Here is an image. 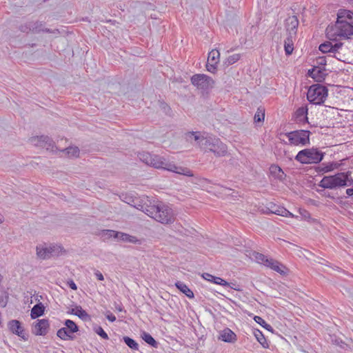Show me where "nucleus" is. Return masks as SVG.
<instances>
[{
  "mask_svg": "<svg viewBox=\"0 0 353 353\" xmlns=\"http://www.w3.org/2000/svg\"><path fill=\"white\" fill-rule=\"evenodd\" d=\"M134 206L163 224H170L174 221L175 218L172 209L162 202L150 205L135 203Z\"/></svg>",
  "mask_w": 353,
  "mask_h": 353,
  "instance_id": "1",
  "label": "nucleus"
},
{
  "mask_svg": "<svg viewBox=\"0 0 353 353\" xmlns=\"http://www.w3.org/2000/svg\"><path fill=\"white\" fill-rule=\"evenodd\" d=\"M326 34L330 40L347 39L353 35V25L341 17L338 11L337 18L334 24L330 25L326 28Z\"/></svg>",
  "mask_w": 353,
  "mask_h": 353,
  "instance_id": "2",
  "label": "nucleus"
},
{
  "mask_svg": "<svg viewBox=\"0 0 353 353\" xmlns=\"http://www.w3.org/2000/svg\"><path fill=\"white\" fill-rule=\"evenodd\" d=\"M150 165L158 168L164 169L176 174L188 176H193V172L188 168L177 166L172 163L167 161L163 157L153 154Z\"/></svg>",
  "mask_w": 353,
  "mask_h": 353,
  "instance_id": "3",
  "label": "nucleus"
},
{
  "mask_svg": "<svg viewBox=\"0 0 353 353\" xmlns=\"http://www.w3.org/2000/svg\"><path fill=\"white\" fill-rule=\"evenodd\" d=\"M201 150L205 152H212L216 157H224L228 152L227 145L214 136L205 135V139L201 144Z\"/></svg>",
  "mask_w": 353,
  "mask_h": 353,
  "instance_id": "4",
  "label": "nucleus"
},
{
  "mask_svg": "<svg viewBox=\"0 0 353 353\" xmlns=\"http://www.w3.org/2000/svg\"><path fill=\"white\" fill-rule=\"evenodd\" d=\"M351 172H338L334 175L325 176L320 181L319 186L324 189L334 190L347 186V181Z\"/></svg>",
  "mask_w": 353,
  "mask_h": 353,
  "instance_id": "5",
  "label": "nucleus"
},
{
  "mask_svg": "<svg viewBox=\"0 0 353 353\" xmlns=\"http://www.w3.org/2000/svg\"><path fill=\"white\" fill-rule=\"evenodd\" d=\"M324 155L325 153L318 148H312L299 151L295 159L303 164L318 163L323 160Z\"/></svg>",
  "mask_w": 353,
  "mask_h": 353,
  "instance_id": "6",
  "label": "nucleus"
},
{
  "mask_svg": "<svg viewBox=\"0 0 353 353\" xmlns=\"http://www.w3.org/2000/svg\"><path fill=\"white\" fill-rule=\"evenodd\" d=\"M327 88L321 84L311 85L307 93V100L316 105H321L327 97Z\"/></svg>",
  "mask_w": 353,
  "mask_h": 353,
  "instance_id": "7",
  "label": "nucleus"
},
{
  "mask_svg": "<svg viewBox=\"0 0 353 353\" xmlns=\"http://www.w3.org/2000/svg\"><path fill=\"white\" fill-rule=\"evenodd\" d=\"M63 248L58 245L46 243L39 244L36 248L37 255L41 259H47L59 256L63 252Z\"/></svg>",
  "mask_w": 353,
  "mask_h": 353,
  "instance_id": "8",
  "label": "nucleus"
},
{
  "mask_svg": "<svg viewBox=\"0 0 353 353\" xmlns=\"http://www.w3.org/2000/svg\"><path fill=\"white\" fill-rule=\"evenodd\" d=\"M252 258L254 259V261H256V262L263 264V265L271 268L276 272L280 274H285V272L282 269L285 267L281 263L272 258H268L263 254L254 252L252 253Z\"/></svg>",
  "mask_w": 353,
  "mask_h": 353,
  "instance_id": "9",
  "label": "nucleus"
},
{
  "mask_svg": "<svg viewBox=\"0 0 353 353\" xmlns=\"http://www.w3.org/2000/svg\"><path fill=\"white\" fill-rule=\"evenodd\" d=\"M288 138L290 143L294 145H307L310 144V135L309 130H295L288 132L285 134Z\"/></svg>",
  "mask_w": 353,
  "mask_h": 353,
  "instance_id": "10",
  "label": "nucleus"
},
{
  "mask_svg": "<svg viewBox=\"0 0 353 353\" xmlns=\"http://www.w3.org/2000/svg\"><path fill=\"white\" fill-rule=\"evenodd\" d=\"M192 84L199 90H208L213 87L214 83L212 77L204 74H194L190 79Z\"/></svg>",
  "mask_w": 353,
  "mask_h": 353,
  "instance_id": "11",
  "label": "nucleus"
},
{
  "mask_svg": "<svg viewBox=\"0 0 353 353\" xmlns=\"http://www.w3.org/2000/svg\"><path fill=\"white\" fill-rule=\"evenodd\" d=\"M29 141L32 145L46 148L47 150H53L54 147L53 140L48 136L33 137L29 139Z\"/></svg>",
  "mask_w": 353,
  "mask_h": 353,
  "instance_id": "12",
  "label": "nucleus"
},
{
  "mask_svg": "<svg viewBox=\"0 0 353 353\" xmlns=\"http://www.w3.org/2000/svg\"><path fill=\"white\" fill-rule=\"evenodd\" d=\"M21 30L23 32H32L33 33H39L41 31L50 32L48 28H43V24L40 21H30L25 25L21 26Z\"/></svg>",
  "mask_w": 353,
  "mask_h": 353,
  "instance_id": "13",
  "label": "nucleus"
},
{
  "mask_svg": "<svg viewBox=\"0 0 353 353\" xmlns=\"http://www.w3.org/2000/svg\"><path fill=\"white\" fill-rule=\"evenodd\" d=\"M49 327L48 319H39L34 323L33 333L37 336H45L48 332Z\"/></svg>",
  "mask_w": 353,
  "mask_h": 353,
  "instance_id": "14",
  "label": "nucleus"
},
{
  "mask_svg": "<svg viewBox=\"0 0 353 353\" xmlns=\"http://www.w3.org/2000/svg\"><path fill=\"white\" fill-rule=\"evenodd\" d=\"M335 41L334 44L330 41L321 43L319 47V50L323 53H338V50L343 46V43L338 42L337 40Z\"/></svg>",
  "mask_w": 353,
  "mask_h": 353,
  "instance_id": "15",
  "label": "nucleus"
},
{
  "mask_svg": "<svg viewBox=\"0 0 353 353\" xmlns=\"http://www.w3.org/2000/svg\"><path fill=\"white\" fill-rule=\"evenodd\" d=\"M299 26V20L296 16H290L285 20V28L288 32V35L296 36L297 28Z\"/></svg>",
  "mask_w": 353,
  "mask_h": 353,
  "instance_id": "16",
  "label": "nucleus"
},
{
  "mask_svg": "<svg viewBox=\"0 0 353 353\" xmlns=\"http://www.w3.org/2000/svg\"><path fill=\"white\" fill-rule=\"evenodd\" d=\"M208 134L205 132L201 133V132H188L185 133V139L188 141L192 143L194 140L196 142V145L201 149V144L205 139V135Z\"/></svg>",
  "mask_w": 353,
  "mask_h": 353,
  "instance_id": "17",
  "label": "nucleus"
},
{
  "mask_svg": "<svg viewBox=\"0 0 353 353\" xmlns=\"http://www.w3.org/2000/svg\"><path fill=\"white\" fill-rule=\"evenodd\" d=\"M308 109L306 106L299 108L294 113V121L299 124H303L308 122L307 118Z\"/></svg>",
  "mask_w": 353,
  "mask_h": 353,
  "instance_id": "18",
  "label": "nucleus"
},
{
  "mask_svg": "<svg viewBox=\"0 0 353 353\" xmlns=\"http://www.w3.org/2000/svg\"><path fill=\"white\" fill-rule=\"evenodd\" d=\"M268 205L270 214H275L285 217H294V214L283 207L276 205L273 203H268Z\"/></svg>",
  "mask_w": 353,
  "mask_h": 353,
  "instance_id": "19",
  "label": "nucleus"
},
{
  "mask_svg": "<svg viewBox=\"0 0 353 353\" xmlns=\"http://www.w3.org/2000/svg\"><path fill=\"white\" fill-rule=\"evenodd\" d=\"M10 330L17 336L26 339V334L24 330L22 327L21 323L17 320H12L8 323Z\"/></svg>",
  "mask_w": 353,
  "mask_h": 353,
  "instance_id": "20",
  "label": "nucleus"
},
{
  "mask_svg": "<svg viewBox=\"0 0 353 353\" xmlns=\"http://www.w3.org/2000/svg\"><path fill=\"white\" fill-rule=\"evenodd\" d=\"M308 75L315 79L316 81L321 82L327 75L325 68L314 67L308 71Z\"/></svg>",
  "mask_w": 353,
  "mask_h": 353,
  "instance_id": "21",
  "label": "nucleus"
},
{
  "mask_svg": "<svg viewBox=\"0 0 353 353\" xmlns=\"http://www.w3.org/2000/svg\"><path fill=\"white\" fill-rule=\"evenodd\" d=\"M219 339L227 343H233L236 341V334L229 328H225L220 332Z\"/></svg>",
  "mask_w": 353,
  "mask_h": 353,
  "instance_id": "22",
  "label": "nucleus"
},
{
  "mask_svg": "<svg viewBox=\"0 0 353 353\" xmlns=\"http://www.w3.org/2000/svg\"><path fill=\"white\" fill-rule=\"evenodd\" d=\"M45 311V307L41 303H37L31 310L30 316L32 319H35L42 316Z\"/></svg>",
  "mask_w": 353,
  "mask_h": 353,
  "instance_id": "23",
  "label": "nucleus"
},
{
  "mask_svg": "<svg viewBox=\"0 0 353 353\" xmlns=\"http://www.w3.org/2000/svg\"><path fill=\"white\" fill-rule=\"evenodd\" d=\"M295 36L288 35L284 41V49L286 55H290L294 50L293 39Z\"/></svg>",
  "mask_w": 353,
  "mask_h": 353,
  "instance_id": "24",
  "label": "nucleus"
},
{
  "mask_svg": "<svg viewBox=\"0 0 353 353\" xmlns=\"http://www.w3.org/2000/svg\"><path fill=\"white\" fill-rule=\"evenodd\" d=\"M175 286L188 298H194L193 292L183 282L177 281L175 283Z\"/></svg>",
  "mask_w": 353,
  "mask_h": 353,
  "instance_id": "25",
  "label": "nucleus"
},
{
  "mask_svg": "<svg viewBox=\"0 0 353 353\" xmlns=\"http://www.w3.org/2000/svg\"><path fill=\"white\" fill-rule=\"evenodd\" d=\"M253 334L255 336L257 341L264 347L269 348V344L266 341L263 332L259 329L253 330Z\"/></svg>",
  "mask_w": 353,
  "mask_h": 353,
  "instance_id": "26",
  "label": "nucleus"
},
{
  "mask_svg": "<svg viewBox=\"0 0 353 353\" xmlns=\"http://www.w3.org/2000/svg\"><path fill=\"white\" fill-rule=\"evenodd\" d=\"M118 239L124 241V242H129L132 243H140V241L134 236L130 235L126 233L119 232L118 234Z\"/></svg>",
  "mask_w": 353,
  "mask_h": 353,
  "instance_id": "27",
  "label": "nucleus"
},
{
  "mask_svg": "<svg viewBox=\"0 0 353 353\" xmlns=\"http://www.w3.org/2000/svg\"><path fill=\"white\" fill-rule=\"evenodd\" d=\"M270 172L272 175L280 180L283 179L285 176L282 169L276 165H272L270 168Z\"/></svg>",
  "mask_w": 353,
  "mask_h": 353,
  "instance_id": "28",
  "label": "nucleus"
},
{
  "mask_svg": "<svg viewBox=\"0 0 353 353\" xmlns=\"http://www.w3.org/2000/svg\"><path fill=\"white\" fill-rule=\"evenodd\" d=\"M68 313L78 316L80 319L85 320L88 318V313L82 309L81 306H76L75 308L71 310Z\"/></svg>",
  "mask_w": 353,
  "mask_h": 353,
  "instance_id": "29",
  "label": "nucleus"
},
{
  "mask_svg": "<svg viewBox=\"0 0 353 353\" xmlns=\"http://www.w3.org/2000/svg\"><path fill=\"white\" fill-rule=\"evenodd\" d=\"M327 341H330L332 344L335 345L336 346H339L343 349H344L347 345L346 343L341 338L334 334L329 335Z\"/></svg>",
  "mask_w": 353,
  "mask_h": 353,
  "instance_id": "30",
  "label": "nucleus"
},
{
  "mask_svg": "<svg viewBox=\"0 0 353 353\" xmlns=\"http://www.w3.org/2000/svg\"><path fill=\"white\" fill-rule=\"evenodd\" d=\"M118 234H119V232H117V231H114L112 230H103L100 232L101 236L102 238H103L104 239H109L112 237H113L114 239H117Z\"/></svg>",
  "mask_w": 353,
  "mask_h": 353,
  "instance_id": "31",
  "label": "nucleus"
},
{
  "mask_svg": "<svg viewBox=\"0 0 353 353\" xmlns=\"http://www.w3.org/2000/svg\"><path fill=\"white\" fill-rule=\"evenodd\" d=\"M254 320L255 321L256 323L261 325L267 330L270 331L272 333H274V329L272 328V327L270 324L267 323L266 321L261 316H255L254 317Z\"/></svg>",
  "mask_w": 353,
  "mask_h": 353,
  "instance_id": "32",
  "label": "nucleus"
},
{
  "mask_svg": "<svg viewBox=\"0 0 353 353\" xmlns=\"http://www.w3.org/2000/svg\"><path fill=\"white\" fill-rule=\"evenodd\" d=\"M141 336L145 343H147L153 347H157L158 343L149 333L143 332Z\"/></svg>",
  "mask_w": 353,
  "mask_h": 353,
  "instance_id": "33",
  "label": "nucleus"
},
{
  "mask_svg": "<svg viewBox=\"0 0 353 353\" xmlns=\"http://www.w3.org/2000/svg\"><path fill=\"white\" fill-rule=\"evenodd\" d=\"M339 11L341 13L342 17H344L349 23L353 25V12L345 9H340Z\"/></svg>",
  "mask_w": 353,
  "mask_h": 353,
  "instance_id": "34",
  "label": "nucleus"
},
{
  "mask_svg": "<svg viewBox=\"0 0 353 353\" xmlns=\"http://www.w3.org/2000/svg\"><path fill=\"white\" fill-rule=\"evenodd\" d=\"M220 53L217 50H212L208 54V61L213 63H218L219 61Z\"/></svg>",
  "mask_w": 353,
  "mask_h": 353,
  "instance_id": "35",
  "label": "nucleus"
},
{
  "mask_svg": "<svg viewBox=\"0 0 353 353\" xmlns=\"http://www.w3.org/2000/svg\"><path fill=\"white\" fill-rule=\"evenodd\" d=\"M339 164L335 162L329 163L327 165L322 164L320 168V171L323 172H328L334 170L339 167Z\"/></svg>",
  "mask_w": 353,
  "mask_h": 353,
  "instance_id": "36",
  "label": "nucleus"
},
{
  "mask_svg": "<svg viewBox=\"0 0 353 353\" xmlns=\"http://www.w3.org/2000/svg\"><path fill=\"white\" fill-rule=\"evenodd\" d=\"M123 341L124 343L132 350H138L139 344L132 339L129 336H123Z\"/></svg>",
  "mask_w": 353,
  "mask_h": 353,
  "instance_id": "37",
  "label": "nucleus"
},
{
  "mask_svg": "<svg viewBox=\"0 0 353 353\" xmlns=\"http://www.w3.org/2000/svg\"><path fill=\"white\" fill-rule=\"evenodd\" d=\"M65 326L68 328L70 332L75 333L79 331V327L72 320L67 319L64 322Z\"/></svg>",
  "mask_w": 353,
  "mask_h": 353,
  "instance_id": "38",
  "label": "nucleus"
},
{
  "mask_svg": "<svg viewBox=\"0 0 353 353\" xmlns=\"http://www.w3.org/2000/svg\"><path fill=\"white\" fill-rule=\"evenodd\" d=\"M152 156L153 154L146 152H140L138 154L139 159L147 165H150Z\"/></svg>",
  "mask_w": 353,
  "mask_h": 353,
  "instance_id": "39",
  "label": "nucleus"
},
{
  "mask_svg": "<svg viewBox=\"0 0 353 353\" xmlns=\"http://www.w3.org/2000/svg\"><path fill=\"white\" fill-rule=\"evenodd\" d=\"M265 118V110L261 108L257 109L256 112L254 114V120L256 123L263 121Z\"/></svg>",
  "mask_w": 353,
  "mask_h": 353,
  "instance_id": "40",
  "label": "nucleus"
},
{
  "mask_svg": "<svg viewBox=\"0 0 353 353\" xmlns=\"http://www.w3.org/2000/svg\"><path fill=\"white\" fill-rule=\"evenodd\" d=\"M57 335L58 337H59L62 340H72L73 339V336L72 335H69L68 334H65V330L64 327L60 328L57 332Z\"/></svg>",
  "mask_w": 353,
  "mask_h": 353,
  "instance_id": "41",
  "label": "nucleus"
},
{
  "mask_svg": "<svg viewBox=\"0 0 353 353\" xmlns=\"http://www.w3.org/2000/svg\"><path fill=\"white\" fill-rule=\"evenodd\" d=\"M65 150L70 157H78L79 154V150L77 147H69L67 148Z\"/></svg>",
  "mask_w": 353,
  "mask_h": 353,
  "instance_id": "42",
  "label": "nucleus"
},
{
  "mask_svg": "<svg viewBox=\"0 0 353 353\" xmlns=\"http://www.w3.org/2000/svg\"><path fill=\"white\" fill-rule=\"evenodd\" d=\"M241 58V55L239 54H234L232 55L229 56L227 58L225 61V64L227 65H232L234 63L237 62Z\"/></svg>",
  "mask_w": 353,
  "mask_h": 353,
  "instance_id": "43",
  "label": "nucleus"
},
{
  "mask_svg": "<svg viewBox=\"0 0 353 353\" xmlns=\"http://www.w3.org/2000/svg\"><path fill=\"white\" fill-rule=\"evenodd\" d=\"M94 332L103 339L108 340L109 339L107 333L103 330L101 326H97L94 328Z\"/></svg>",
  "mask_w": 353,
  "mask_h": 353,
  "instance_id": "44",
  "label": "nucleus"
},
{
  "mask_svg": "<svg viewBox=\"0 0 353 353\" xmlns=\"http://www.w3.org/2000/svg\"><path fill=\"white\" fill-rule=\"evenodd\" d=\"M212 282L214 283L219 284V285H221L222 286H227V285H228V283L226 281L222 279L220 277L214 276Z\"/></svg>",
  "mask_w": 353,
  "mask_h": 353,
  "instance_id": "45",
  "label": "nucleus"
},
{
  "mask_svg": "<svg viewBox=\"0 0 353 353\" xmlns=\"http://www.w3.org/2000/svg\"><path fill=\"white\" fill-rule=\"evenodd\" d=\"M216 64L217 63H213L209 62L208 61V63L206 65L207 70L212 73H214L216 70Z\"/></svg>",
  "mask_w": 353,
  "mask_h": 353,
  "instance_id": "46",
  "label": "nucleus"
},
{
  "mask_svg": "<svg viewBox=\"0 0 353 353\" xmlns=\"http://www.w3.org/2000/svg\"><path fill=\"white\" fill-rule=\"evenodd\" d=\"M203 278L204 279L207 280V281L212 282L214 276H212V274H209V273H203Z\"/></svg>",
  "mask_w": 353,
  "mask_h": 353,
  "instance_id": "47",
  "label": "nucleus"
},
{
  "mask_svg": "<svg viewBox=\"0 0 353 353\" xmlns=\"http://www.w3.org/2000/svg\"><path fill=\"white\" fill-rule=\"evenodd\" d=\"M94 275L96 276V277L98 280H99V281L104 280L103 275L102 274V273L100 271L96 270L94 272Z\"/></svg>",
  "mask_w": 353,
  "mask_h": 353,
  "instance_id": "48",
  "label": "nucleus"
},
{
  "mask_svg": "<svg viewBox=\"0 0 353 353\" xmlns=\"http://www.w3.org/2000/svg\"><path fill=\"white\" fill-rule=\"evenodd\" d=\"M106 318L111 322L116 321V316L111 312H108V314H106Z\"/></svg>",
  "mask_w": 353,
  "mask_h": 353,
  "instance_id": "49",
  "label": "nucleus"
},
{
  "mask_svg": "<svg viewBox=\"0 0 353 353\" xmlns=\"http://www.w3.org/2000/svg\"><path fill=\"white\" fill-rule=\"evenodd\" d=\"M68 284L71 289L74 290H76L77 289V285L72 280H70L69 281H68Z\"/></svg>",
  "mask_w": 353,
  "mask_h": 353,
  "instance_id": "50",
  "label": "nucleus"
},
{
  "mask_svg": "<svg viewBox=\"0 0 353 353\" xmlns=\"http://www.w3.org/2000/svg\"><path fill=\"white\" fill-rule=\"evenodd\" d=\"M317 63L319 65H326V61H325V59L324 57H319L318 59H317Z\"/></svg>",
  "mask_w": 353,
  "mask_h": 353,
  "instance_id": "51",
  "label": "nucleus"
},
{
  "mask_svg": "<svg viewBox=\"0 0 353 353\" xmlns=\"http://www.w3.org/2000/svg\"><path fill=\"white\" fill-rule=\"evenodd\" d=\"M261 211L263 214H270V208H269L268 205V206H265V207L263 208L261 210Z\"/></svg>",
  "mask_w": 353,
  "mask_h": 353,
  "instance_id": "52",
  "label": "nucleus"
},
{
  "mask_svg": "<svg viewBox=\"0 0 353 353\" xmlns=\"http://www.w3.org/2000/svg\"><path fill=\"white\" fill-rule=\"evenodd\" d=\"M347 186L352 185L353 184V179L351 178V174L348 176V179L347 181Z\"/></svg>",
  "mask_w": 353,
  "mask_h": 353,
  "instance_id": "53",
  "label": "nucleus"
},
{
  "mask_svg": "<svg viewBox=\"0 0 353 353\" xmlns=\"http://www.w3.org/2000/svg\"><path fill=\"white\" fill-rule=\"evenodd\" d=\"M346 194L348 196H353V188H348L346 190Z\"/></svg>",
  "mask_w": 353,
  "mask_h": 353,
  "instance_id": "54",
  "label": "nucleus"
},
{
  "mask_svg": "<svg viewBox=\"0 0 353 353\" xmlns=\"http://www.w3.org/2000/svg\"><path fill=\"white\" fill-rule=\"evenodd\" d=\"M339 55H340V53H339V52L338 51V53L333 54V55H332V57H335V58H336V59H337L338 60H341V58L339 57Z\"/></svg>",
  "mask_w": 353,
  "mask_h": 353,
  "instance_id": "55",
  "label": "nucleus"
},
{
  "mask_svg": "<svg viewBox=\"0 0 353 353\" xmlns=\"http://www.w3.org/2000/svg\"><path fill=\"white\" fill-rule=\"evenodd\" d=\"M224 190L225 192V194H228V195L230 194L229 192L232 191V189H229V188H226L224 189Z\"/></svg>",
  "mask_w": 353,
  "mask_h": 353,
  "instance_id": "56",
  "label": "nucleus"
},
{
  "mask_svg": "<svg viewBox=\"0 0 353 353\" xmlns=\"http://www.w3.org/2000/svg\"><path fill=\"white\" fill-rule=\"evenodd\" d=\"M6 303H7V301H2L0 302V305L1 307H5L6 305Z\"/></svg>",
  "mask_w": 353,
  "mask_h": 353,
  "instance_id": "57",
  "label": "nucleus"
},
{
  "mask_svg": "<svg viewBox=\"0 0 353 353\" xmlns=\"http://www.w3.org/2000/svg\"><path fill=\"white\" fill-rule=\"evenodd\" d=\"M64 329L65 330V334H68L69 335H72L73 333L72 332H70L69 330H68V328L65 327H64Z\"/></svg>",
  "mask_w": 353,
  "mask_h": 353,
  "instance_id": "58",
  "label": "nucleus"
},
{
  "mask_svg": "<svg viewBox=\"0 0 353 353\" xmlns=\"http://www.w3.org/2000/svg\"><path fill=\"white\" fill-rule=\"evenodd\" d=\"M4 218L2 214H0V223H2L3 222Z\"/></svg>",
  "mask_w": 353,
  "mask_h": 353,
  "instance_id": "59",
  "label": "nucleus"
},
{
  "mask_svg": "<svg viewBox=\"0 0 353 353\" xmlns=\"http://www.w3.org/2000/svg\"><path fill=\"white\" fill-rule=\"evenodd\" d=\"M163 108H168V109H170V108L168 106L167 104L163 103Z\"/></svg>",
  "mask_w": 353,
  "mask_h": 353,
  "instance_id": "60",
  "label": "nucleus"
},
{
  "mask_svg": "<svg viewBox=\"0 0 353 353\" xmlns=\"http://www.w3.org/2000/svg\"><path fill=\"white\" fill-rule=\"evenodd\" d=\"M117 309H118V310H119V311H121V310H122V308H121V307H118Z\"/></svg>",
  "mask_w": 353,
  "mask_h": 353,
  "instance_id": "61",
  "label": "nucleus"
}]
</instances>
